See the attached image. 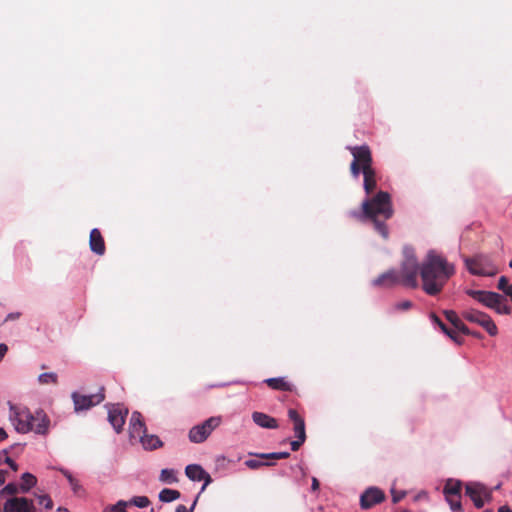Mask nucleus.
Returning <instances> with one entry per match:
<instances>
[{
  "mask_svg": "<svg viewBox=\"0 0 512 512\" xmlns=\"http://www.w3.org/2000/svg\"><path fill=\"white\" fill-rule=\"evenodd\" d=\"M509 283H508V279L505 277V276H502L499 281H498V285H497V288L501 291H503L504 293H506V290H507V287H509Z\"/></svg>",
  "mask_w": 512,
  "mask_h": 512,
  "instance_id": "e433bc0d",
  "label": "nucleus"
},
{
  "mask_svg": "<svg viewBox=\"0 0 512 512\" xmlns=\"http://www.w3.org/2000/svg\"><path fill=\"white\" fill-rule=\"evenodd\" d=\"M445 498H446L447 502L449 503L451 510L456 511V512H460L462 510L460 497L450 496V497H445Z\"/></svg>",
  "mask_w": 512,
  "mask_h": 512,
  "instance_id": "473e14b6",
  "label": "nucleus"
},
{
  "mask_svg": "<svg viewBox=\"0 0 512 512\" xmlns=\"http://www.w3.org/2000/svg\"><path fill=\"white\" fill-rule=\"evenodd\" d=\"M402 285V280L397 270L390 269L372 281L374 287L379 288H392L396 285Z\"/></svg>",
  "mask_w": 512,
  "mask_h": 512,
  "instance_id": "4468645a",
  "label": "nucleus"
},
{
  "mask_svg": "<svg viewBox=\"0 0 512 512\" xmlns=\"http://www.w3.org/2000/svg\"><path fill=\"white\" fill-rule=\"evenodd\" d=\"M498 512H512V510L508 506H502L499 508Z\"/></svg>",
  "mask_w": 512,
  "mask_h": 512,
  "instance_id": "8fccbe9b",
  "label": "nucleus"
},
{
  "mask_svg": "<svg viewBox=\"0 0 512 512\" xmlns=\"http://www.w3.org/2000/svg\"><path fill=\"white\" fill-rule=\"evenodd\" d=\"M445 318L453 325L454 331L462 334H469L470 329L463 323V321L459 318L457 313L453 310H445L444 312Z\"/></svg>",
  "mask_w": 512,
  "mask_h": 512,
  "instance_id": "aec40b11",
  "label": "nucleus"
},
{
  "mask_svg": "<svg viewBox=\"0 0 512 512\" xmlns=\"http://www.w3.org/2000/svg\"><path fill=\"white\" fill-rule=\"evenodd\" d=\"M509 266L512 267V260L510 261Z\"/></svg>",
  "mask_w": 512,
  "mask_h": 512,
  "instance_id": "864d4df0",
  "label": "nucleus"
},
{
  "mask_svg": "<svg viewBox=\"0 0 512 512\" xmlns=\"http://www.w3.org/2000/svg\"><path fill=\"white\" fill-rule=\"evenodd\" d=\"M264 382L273 390L285 392H291L293 390V384L287 381L284 377L268 378Z\"/></svg>",
  "mask_w": 512,
  "mask_h": 512,
  "instance_id": "4be33fe9",
  "label": "nucleus"
},
{
  "mask_svg": "<svg viewBox=\"0 0 512 512\" xmlns=\"http://www.w3.org/2000/svg\"><path fill=\"white\" fill-rule=\"evenodd\" d=\"M288 417L293 422V430L296 438H306L304 418L295 410H288Z\"/></svg>",
  "mask_w": 512,
  "mask_h": 512,
  "instance_id": "6ab92c4d",
  "label": "nucleus"
},
{
  "mask_svg": "<svg viewBox=\"0 0 512 512\" xmlns=\"http://www.w3.org/2000/svg\"><path fill=\"white\" fill-rule=\"evenodd\" d=\"M221 423V417H210L199 425L192 427L189 431V440L193 443L204 442L214 429Z\"/></svg>",
  "mask_w": 512,
  "mask_h": 512,
  "instance_id": "6e6552de",
  "label": "nucleus"
},
{
  "mask_svg": "<svg viewBox=\"0 0 512 512\" xmlns=\"http://www.w3.org/2000/svg\"><path fill=\"white\" fill-rule=\"evenodd\" d=\"M105 388L101 387L96 394L82 395L78 392H73L71 397L74 403L76 412L88 410L93 406L100 404L105 399Z\"/></svg>",
  "mask_w": 512,
  "mask_h": 512,
  "instance_id": "1a4fd4ad",
  "label": "nucleus"
},
{
  "mask_svg": "<svg viewBox=\"0 0 512 512\" xmlns=\"http://www.w3.org/2000/svg\"><path fill=\"white\" fill-rule=\"evenodd\" d=\"M461 487H462V485H461L460 481H455V480L449 479L444 486L443 493H444L445 497H450V496L460 497Z\"/></svg>",
  "mask_w": 512,
  "mask_h": 512,
  "instance_id": "393cba45",
  "label": "nucleus"
},
{
  "mask_svg": "<svg viewBox=\"0 0 512 512\" xmlns=\"http://www.w3.org/2000/svg\"><path fill=\"white\" fill-rule=\"evenodd\" d=\"M10 420L19 433L34 432L39 435H47L50 427V419L42 410L32 413L28 408L11 405Z\"/></svg>",
  "mask_w": 512,
  "mask_h": 512,
  "instance_id": "20e7f679",
  "label": "nucleus"
},
{
  "mask_svg": "<svg viewBox=\"0 0 512 512\" xmlns=\"http://www.w3.org/2000/svg\"><path fill=\"white\" fill-rule=\"evenodd\" d=\"M306 438H296V440H293L290 442V445H291V449L292 451H298L300 449V447L303 445V443L305 442Z\"/></svg>",
  "mask_w": 512,
  "mask_h": 512,
  "instance_id": "4c0bfd02",
  "label": "nucleus"
},
{
  "mask_svg": "<svg viewBox=\"0 0 512 512\" xmlns=\"http://www.w3.org/2000/svg\"><path fill=\"white\" fill-rule=\"evenodd\" d=\"M8 437L6 431L3 428H0V442L5 440Z\"/></svg>",
  "mask_w": 512,
  "mask_h": 512,
  "instance_id": "09e8293b",
  "label": "nucleus"
},
{
  "mask_svg": "<svg viewBox=\"0 0 512 512\" xmlns=\"http://www.w3.org/2000/svg\"><path fill=\"white\" fill-rule=\"evenodd\" d=\"M160 481L172 484L178 481L176 473L173 469H162L160 473Z\"/></svg>",
  "mask_w": 512,
  "mask_h": 512,
  "instance_id": "cd10ccee",
  "label": "nucleus"
},
{
  "mask_svg": "<svg viewBox=\"0 0 512 512\" xmlns=\"http://www.w3.org/2000/svg\"><path fill=\"white\" fill-rule=\"evenodd\" d=\"M186 476L192 481H204L201 491L212 482L211 476L198 464H190L185 468Z\"/></svg>",
  "mask_w": 512,
  "mask_h": 512,
  "instance_id": "dca6fc26",
  "label": "nucleus"
},
{
  "mask_svg": "<svg viewBox=\"0 0 512 512\" xmlns=\"http://www.w3.org/2000/svg\"><path fill=\"white\" fill-rule=\"evenodd\" d=\"M468 335H472V336H474L476 338H481L482 337V335L479 332L471 331V330H470V333Z\"/></svg>",
  "mask_w": 512,
  "mask_h": 512,
  "instance_id": "3c124183",
  "label": "nucleus"
},
{
  "mask_svg": "<svg viewBox=\"0 0 512 512\" xmlns=\"http://www.w3.org/2000/svg\"><path fill=\"white\" fill-rule=\"evenodd\" d=\"M454 274L452 263L435 251H429L420 268L423 291L430 296L438 295Z\"/></svg>",
  "mask_w": 512,
  "mask_h": 512,
  "instance_id": "f03ea898",
  "label": "nucleus"
},
{
  "mask_svg": "<svg viewBox=\"0 0 512 512\" xmlns=\"http://www.w3.org/2000/svg\"><path fill=\"white\" fill-rule=\"evenodd\" d=\"M7 471L0 469V486L5 483Z\"/></svg>",
  "mask_w": 512,
  "mask_h": 512,
  "instance_id": "de8ad7c7",
  "label": "nucleus"
},
{
  "mask_svg": "<svg viewBox=\"0 0 512 512\" xmlns=\"http://www.w3.org/2000/svg\"><path fill=\"white\" fill-rule=\"evenodd\" d=\"M89 246L91 251L94 252L95 254L100 256L104 255L106 247L104 238L99 229L94 228L91 230L89 237Z\"/></svg>",
  "mask_w": 512,
  "mask_h": 512,
  "instance_id": "a211bd4d",
  "label": "nucleus"
},
{
  "mask_svg": "<svg viewBox=\"0 0 512 512\" xmlns=\"http://www.w3.org/2000/svg\"><path fill=\"white\" fill-rule=\"evenodd\" d=\"M430 318L431 320L440 327V329L447 335L449 336L454 342H456L457 344H461L462 343V337H460L456 331H454L453 329H449L444 323L443 321L434 313H432L430 315Z\"/></svg>",
  "mask_w": 512,
  "mask_h": 512,
  "instance_id": "5701e85b",
  "label": "nucleus"
},
{
  "mask_svg": "<svg viewBox=\"0 0 512 512\" xmlns=\"http://www.w3.org/2000/svg\"><path fill=\"white\" fill-rule=\"evenodd\" d=\"M38 382L41 384V385H46V384H57L58 382V376L56 373H53V372H46V373H42L38 376Z\"/></svg>",
  "mask_w": 512,
  "mask_h": 512,
  "instance_id": "c85d7f7f",
  "label": "nucleus"
},
{
  "mask_svg": "<svg viewBox=\"0 0 512 512\" xmlns=\"http://www.w3.org/2000/svg\"><path fill=\"white\" fill-rule=\"evenodd\" d=\"M58 512H70L67 508H64V507H59L57 509Z\"/></svg>",
  "mask_w": 512,
  "mask_h": 512,
  "instance_id": "603ef678",
  "label": "nucleus"
},
{
  "mask_svg": "<svg viewBox=\"0 0 512 512\" xmlns=\"http://www.w3.org/2000/svg\"><path fill=\"white\" fill-rule=\"evenodd\" d=\"M465 492L477 508H482L485 500L490 501L492 498L491 491L484 485L476 482L468 483L465 487Z\"/></svg>",
  "mask_w": 512,
  "mask_h": 512,
  "instance_id": "9b49d317",
  "label": "nucleus"
},
{
  "mask_svg": "<svg viewBox=\"0 0 512 512\" xmlns=\"http://www.w3.org/2000/svg\"><path fill=\"white\" fill-rule=\"evenodd\" d=\"M405 496V492H397L395 490H392V501L394 503H397L399 502L400 500H402Z\"/></svg>",
  "mask_w": 512,
  "mask_h": 512,
  "instance_id": "58836bf2",
  "label": "nucleus"
},
{
  "mask_svg": "<svg viewBox=\"0 0 512 512\" xmlns=\"http://www.w3.org/2000/svg\"><path fill=\"white\" fill-rule=\"evenodd\" d=\"M289 456H290L289 452H274V453L259 454V457H261V458H264V459H274V460L286 459Z\"/></svg>",
  "mask_w": 512,
  "mask_h": 512,
  "instance_id": "2f4dec72",
  "label": "nucleus"
},
{
  "mask_svg": "<svg viewBox=\"0 0 512 512\" xmlns=\"http://www.w3.org/2000/svg\"><path fill=\"white\" fill-rule=\"evenodd\" d=\"M8 350V347L6 344H0V360L2 359V357L6 354Z\"/></svg>",
  "mask_w": 512,
  "mask_h": 512,
  "instance_id": "49530a36",
  "label": "nucleus"
},
{
  "mask_svg": "<svg viewBox=\"0 0 512 512\" xmlns=\"http://www.w3.org/2000/svg\"><path fill=\"white\" fill-rule=\"evenodd\" d=\"M128 507V502L124 500H119L114 505H109L105 507L103 512H127L126 508Z\"/></svg>",
  "mask_w": 512,
  "mask_h": 512,
  "instance_id": "c756f323",
  "label": "nucleus"
},
{
  "mask_svg": "<svg viewBox=\"0 0 512 512\" xmlns=\"http://www.w3.org/2000/svg\"><path fill=\"white\" fill-rule=\"evenodd\" d=\"M391 196L388 192L379 191L362 202L361 210H352L349 216L357 221H370L374 229L384 238L389 235L385 222L393 216Z\"/></svg>",
  "mask_w": 512,
  "mask_h": 512,
  "instance_id": "f257e3e1",
  "label": "nucleus"
},
{
  "mask_svg": "<svg viewBox=\"0 0 512 512\" xmlns=\"http://www.w3.org/2000/svg\"><path fill=\"white\" fill-rule=\"evenodd\" d=\"M18 492H20V486L15 483L7 484L2 490V493H6L9 495H15Z\"/></svg>",
  "mask_w": 512,
  "mask_h": 512,
  "instance_id": "f704fd0d",
  "label": "nucleus"
},
{
  "mask_svg": "<svg viewBox=\"0 0 512 512\" xmlns=\"http://www.w3.org/2000/svg\"><path fill=\"white\" fill-rule=\"evenodd\" d=\"M465 320L476 323L483 327L490 336H495L498 332L497 327L491 317L478 310H469L462 313Z\"/></svg>",
  "mask_w": 512,
  "mask_h": 512,
  "instance_id": "9d476101",
  "label": "nucleus"
},
{
  "mask_svg": "<svg viewBox=\"0 0 512 512\" xmlns=\"http://www.w3.org/2000/svg\"><path fill=\"white\" fill-rule=\"evenodd\" d=\"M128 410L120 404H111L108 409V421L114 428L116 433L123 430Z\"/></svg>",
  "mask_w": 512,
  "mask_h": 512,
  "instance_id": "f8f14e48",
  "label": "nucleus"
},
{
  "mask_svg": "<svg viewBox=\"0 0 512 512\" xmlns=\"http://www.w3.org/2000/svg\"><path fill=\"white\" fill-rule=\"evenodd\" d=\"M196 505V501H194L190 510H188L184 505H178L175 512H192Z\"/></svg>",
  "mask_w": 512,
  "mask_h": 512,
  "instance_id": "79ce46f5",
  "label": "nucleus"
},
{
  "mask_svg": "<svg viewBox=\"0 0 512 512\" xmlns=\"http://www.w3.org/2000/svg\"><path fill=\"white\" fill-rule=\"evenodd\" d=\"M465 263L468 271L473 275L494 276L498 273V269L488 256L478 255L473 258H466Z\"/></svg>",
  "mask_w": 512,
  "mask_h": 512,
  "instance_id": "0eeeda50",
  "label": "nucleus"
},
{
  "mask_svg": "<svg viewBox=\"0 0 512 512\" xmlns=\"http://www.w3.org/2000/svg\"><path fill=\"white\" fill-rule=\"evenodd\" d=\"M39 504L44 505L46 509H52L53 502L48 495H41L38 497Z\"/></svg>",
  "mask_w": 512,
  "mask_h": 512,
  "instance_id": "c9c22d12",
  "label": "nucleus"
},
{
  "mask_svg": "<svg viewBox=\"0 0 512 512\" xmlns=\"http://www.w3.org/2000/svg\"><path fill=\"white\" fill-rule=\"evenodd\" d=\"M347 149L353 156L350 164V173L354 178L363 174V188L367 195L374 192L377 186L376 170L373 167V157L368 145L348 146Z\"/></svg>",
  "mask_w": 512,
  "mask_h": 512,
  "instance_id": "7ed1b4c3",
  "label": "nucleus"
},
{
  "mask_svg": "<svg viewBox=\"0 0 512 512\" xmlns=\"http://www.w3.org/2000/svg\"><path fill=\"white\" fill-rule=\"evenodd\" d=\"M466 293L482 305L494 309L498 314L511 313V307L506 304L505 297L496 292L469 289Z\"/></svg>",
  "mask_w": 512,
  "mask_h": 512,
  "instance_id": "423d86ee",
  "label": "nucleus"
},
{
  "mask_svg": "<svg viewBox=\"0 0 512 512\" xmlns=\"http://www.w3.org/2000/svg\"><path fill=\"white\" fill-rule=\"evenodd\" d=\"M319 486H320V484H319L318 479L313 477L312 478V484H311L312 491H317L319 489Z\"/></svg>",
  "mask_w": 512,
  "mask_h": 512,
  "instance_id": "a18cd8bd",
  "label": "nucleus"
},
{
  "mask_svg": "<svg viewBox=\"0 0 512 512\" xmlns=\"http://www.w3.org/2000/svg\"><path fill=\"white\" fill-rule=\"evenodd\" d=\"M253 421L262 428L267 429H276L278 428V422L275 418L262 413V412H254L252 414Z\"/></svg>",
  "mask_w": 512,
  "mask_h": 512,
  "instance_id": "412c9836",
  "label": "nucleus"
},
{
  "mask_svg": "<svg viewBox=\"0 0 512 512\" xmlns=\"http://www.w3.org/2000/svg\"><path fill=\"white\" fill-rule=\"evenodd\" d=\"M128 502L129 505H135L139 508H145L150 504V500L146 496H135Z\"/></svg>",
  "mask_w": 512,
  "mask_h": 512,
  "instance_id": "7c9ffc66",
  "label": "nucleus"
},
{
  "mask_svg": "<svg viewBox=\"0 0 512 512\" xmlns=\"http://www.w3.org/2000/svg\"><path fill=\"white\" fill-rule=\"evenodd\" d=\"M30 512H36V509L34 508V511H30Z\"/></svg>",
  "mask_w": 512,
  "mask_h": 512,
  "instance_id": "5fc2aeb1",
  "label": "nucleus"
},
{
  "mask_svg": "<svg viewBox=\"0 0 512 512\" xmlns=\"http://www.w3.org/2000/svg\"><path fill=\"white\" fill-rule=\"evenodd\" d=\"M4 461L11 467L12 470H14V471L18 470V465L10 457L6 456Z\"/></svg>",
  "mask_w": 512,
  "mask_h": 512,
  "instance_id": "a19ab883",
  "label": "nucleus"
},
{
  "mask_svg": "<svg viewBox=\"0 0 512 512\" xmlns=\"http://www.w3.org/2000/svg\"><path fill=\"white\" fill-rule=\"evenodd\" d=\"M246 466L249 467L250 469H257L259 468L260 466L264 465L263 463L257 461V460H247L245 462Z\"/></svg>",
  "mask_w": 512,
  "mask_h": 512,
  "instance_id": "ea45409f",
  "label": "nucleus"
},
{
  "mask_svg": "<svg viewBox=\"0 0 512 512\" xmlns=\"http://www.w3.org/2000/svg\"><path fill=\"white\" fill-rule=\"evenodd\" d=\"M385 499V494L379 488H368L360 497L362 509H369L372 506L381 503Z\"/></svg>",
  "mask_w": 512,
  "mask_h": 512,
  "instance_id": "2eb2a0df",
  "label": "nucleus"
},
{
  "mask_svg": "<svg viewBox=\"0 0 512 512\" xmlns=\"http://www.w3.org/2000/svg\"><path fill=\"white\" fill-rule=\"evenodd\" d=\"M37 484V478L31 473H24L21 476L20 492L27 493L32 487Z\"/></svg>",
  "mask_w": 512,
  "mask_h": 512,
  "instance_id": "a878e982",
  "label": "nucleus"
},
{
  "mask_svg": "<svg viewBox=\"0 0 512 512\" xmlns=\"http://www.w3.org/2000/svg\"><path fill=\"white\" fill-rule=\"evenodd\" d=\"M147 432L146 425L140 412L134 411L129 422V434L132 439H140Z\"/></svg>",
  "mask_w": 512,
  "mask_h": 512,
  "instance_id": "f3484780",
  "label": "nucleus"
},
{
  "mask_svg": "<svg viewBox=\"0 0 512 512\" xmlns=\"http://www.w3.org/2000/svg\"><path fill=\"white\" fill-rule=\"evenodd\" d=\"M34 511L33 501L25 497H14L4 503L3 512Z\"/></svg>",
  "mask_w": 512,
  "mask_h": 512,
  "instance_id": "ddd939ff",
  "label": "nucleus"
},
{
  "mask_svg": "<svg viewBox=\"0 0 512 512\" xmlns=\"http://www.w3.org/2000/svg\"><path fill=\"white\" fill-rule=\"evenodd\" d=\"M421 266L418 264L414 248L405 246L403 248V260L400 271H398L402 280V285L409 288L418 286L417 276L420 273Z\"/></svg>",
  "mask_w": 512,
  "mask_h": 512,
  "instance_id": "39448f33",
  "label": "nucleus"
},
{
  "mask_svg": "<svg viewBox=\"0 0 512 512\" xmlns=\"http://www.w3.org/2000/svg\"><path fill=\"white\" fill-rule=\"evenodd\" d=\"M146 450H155L163 446V442L156 435H149L147 432L139 439Z\"/></svg>",
  "mask_w": 512,
  "mask_h": 512,
  "instance_id": "b1692460",
  "label": "nucleus"
},
{
  "mask_svg": "<svg viewBox=\"0 0 512 512\" xmlns=\"http://www.w3.org/2000/svg\"><path fill=\"white\" fill-rule=\"evenodd\" d=\"M413 303L410 300H404L402 302L395 303L393 309L396 311H406L412 308Z\"/></svg>",
  "mask_w": 512,
  "mask_h": 512,
  "instance_id": "72a5a7b5",
  "label": "nucleus"
},
{
  "mask_svg": "<svg viewBox=\"0 0 512 512\" xmlns=\"http://www.w3.org/2000/svg\"><path fill=\"white\" fill-rule=\"evenodd\" d=\"M61 472L67 478L69 484H73L74 483L75 478L73 477V475L69 471H67L65 469H61Z\"/></svg>",
  "mask_w": 512,
  "mask_h": 512,
  "instance_id": "37998d69",
  "label": "nucleus"
},
{
  "mask_svg": "<svg viewBox=\"0 0 512 512\" xmlns=\"http://www.w3.org/2000/svg\"><path fill=\"white\" fill-rule=\"evenodd\" d=\"M74 493H78L81 490V485L77 479L74 480L73 484H70Z\"/></svg>",
  "mask_w": 512,
  "mask_h": 512,
  "instance_id": "c03bdc74",
  "label": "nucleus"
},
{
  "mask_svg": "<svg viewBox=\"0 0 512 512\" xmlns=\"http://www.w3.org/2000/svg\"><path fill=\"white\" fill-rule=\"evenodd\" d=\"M181 496L178 490L164 488L159 493V500L161 502L169 503L179 499Z\"/></svg>",
  "mask_w": 512,
  "mask_h": 512,
  "instance_id": "bb28decb",
  "label": "nucleus"
}]
</instances>
